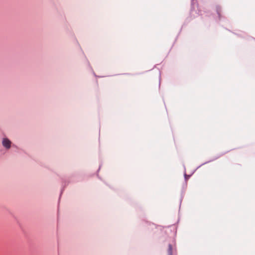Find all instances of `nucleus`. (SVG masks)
I'll list each match as a JSON object with an SVG mask.
<instances>
[{"mask_svg":"<svg viewBox=\"0 0 255 255\" xmlns=\"http://www.w3.org/2000/svg\"><path fill=\"white\" fill-rule=\"evenodd\" d=\"M11 142L7 138H4L2 141V145L6 148H9L10 147Z\"/></svg>","mask_w":255,"mask_h":255,"instance_id":"1","label":"nucleus"},{"mask_svg":"<svg viewBox=\"0 0 255 255\" xmlns=\"http://www.w3.org/2000/svg\"><path fill=\"white\" fill-rule=\"evenodd\" d=\"M221 11V8H217V12H218V13L219 15H220Z\"/></svg>","mask_w":255,"mask_h":255,"instance_id":"3","label":"nucleus"},{"mask_svg":"<svg viewBox=\"0 0 255 255\" xmlns=\"http://www.w3.org/2000/svg\"><path fill=\"white\" fill-rule=\"evenodd\" d=\"M168 255H172V247L171 245H168Z\"/></svg>","mask_w":255,"mask_h":255,"instance_id":"2","label":"nucleus"}]
</instances>
